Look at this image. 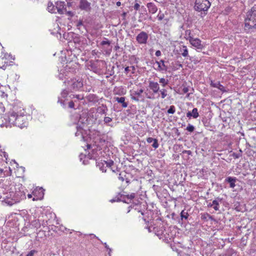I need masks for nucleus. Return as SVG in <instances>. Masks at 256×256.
<instances>
[{"instance_id":"nucleus-1","label":"nucleus","mask_w":256,"mask_h":256,"mask_svg":"<svg viewBox=\"0 0 256 256\" xmlns=\"http://www.w3.org/2000/svg\"><path fill=\"white\" fill-rule=\"evenodd\" d=\"M4 120L5 122L0 124L2 128H11L16 126L22 128L28 125V116L25 114V111L23 108H18L17 106H13L10 111L5 115Z\"/></svg>"},{"instance_id":"nucleus-2","label":"nucleus","mask_w":256,"mask_h":256,"mask_svg":"<svg viewBox=\"0 0 256 256\" xmlns=\"http://www.w3.org/2000/svg\"><path fill=\"white\" fill-rule=\"evenodd\" d=\"M24 188L20 184H18L15 188H10V192L5 196L2 201L4 206H11L20 202L26 198Z\"/></svg>"},{"instance_id":"nucleus-3","label":"nucleus","mask_w":256,"mask_h":256,"mask_svg":"<svg viewBox=\"0 0 256 256\" xmlns=\"http://www.w3.org/2000/svg\"><path fill=\"white\" fill-rule=\"evenodd\" d=\"M70 119L74 124H76V132L75 133L76 136H80L82 140H84V138L88 134L86 130L87 126L84 122V120L82 119V118L80 116L79 114L76 113L71 116Z\"/></svg>"},{"instance_id":"nucleus-4","label":"nucleus","mask_w":256,"mask_h":256,"mask_svg":"<svg viewBox=\"0 0 256 256\" xmlns=\"http://www.w3.org/2000/svg\"><path fill=\"white\" fill-rule=\"evenodd\" d=\"M154 231L156 234L164 242L168 243L169 240L174 238V234L168 227H165L163 224H160L158 226L154 227Z\"/></svg>"},{"instance_id":"nucleus-5","label":"nucleus","mask_w":256,"mask_h":256,"mask_svg":"<svg viewBox=\"0 0 256 256\" xmlns=\"http://www.w3.org/2000/svg\"><path fill=\"white\" fill-rule=\"evenodd\" d=\"M76 63L72 61L66 62V66H63V68L59 70L58 77L60 80L65 78L66 76H69L70 74H73L76 72Z\"/></svg>"},{"instance_id":"nucleus-6","label":"nucleus","mask_w":256,"mask_h":256,"mask_svg":"<svg viewBox=\"0 0 256 256\" xmlns=\"http://www.w3.org/2000/svg\"><path fill=\"white\" fill-rule=\"evenodd\" d=\"M39 218H42L44 221H41L42 226L44 227H48L54 225V221L55 220L56 216L54 214L45 212L44 210H40Z\"/></svg>"},{"instance_id":"nucleus-7","label":"nucleus","mask_w":256,"mask_h":256,"mask_svg":"<svg viewBox=\"0 0 256 256\" xmlns=\"http://www.w3.org/2000/svg\"><path fill=\"white\" fill-rule=\"evenodd\" d=\"M148 87L151 91H146L144 92L146 98L148 99L154 100L155 94L159 92L160 90V84L158 82L150 80L148 82Z\"/></svg>"},{"instance_id":"nucleus-8","label":"nucleus","mask_w":256,"mask_h":256,"mask_svg":"<svg viewBox=\"0 0 256 256\" xmlns=\"http://www.w3.org/2000/svg\"><path fill=\"white\" fill-rule=\"evenodd\" d=\"M68 88L74 91L80 90L82 88L83 81L82 78H72L67 82Z\"/></svg>"},{"instance_id":"nucleus-9","label":"nucleus","mask_w":256,"mask_h":256,"mask_svg":"<svg viewBox=\"0 0 256 256\" xmlns=\"http://www.w3.org/2000/svg\"><path fill=\"white\" fill-rule=\"evenodd\" d=\"M210 6V3L208 0H196L194 8L196 11L206 12Z\"/></svg>"},{"instance_id":"nucleus-10","label":"nucleus","mask_w":256,"mask_h":256,"mask_svg":"<svg viewBox=\"0 0 256 256\" xmlns=\"http://www.w3.org/2000/svg\"><path fill=\"white\" fill-rule=\"evenodd\" d=\"M17 184H15L14 182L9 178L2 180L0 188L4 190L2 192L3 194L6 196L7 194L10 192V188H15V186Z\"/></svg>"},{"instance_id":"nucleus-11","label":"nucleus","mask_w":256,"mask_h":256,"mask_svg":"<svg viewBox=\"0 0 256 256\" xmlns=\"http://www.w3.org/2000/svg\"><path fill=\"white\" fill-rule=\"evenodd\" d=\"M56 10L57 12L60 14H68L69 16H73L74 13L70 10H68L65 7V4L64 2H57L56 3Z\"/></svg>"},{"instance_id":"nucleus-12","label":"nucleus","mask_w":256,"mask_h":256,"mask_svg":"<svg viewBox=\"0 0 256 256\" xmlns=\"http://www.w3.org/2000/svg\"><path fill=\"white\" fill-rule=\"evenodd\" d=\"M88 149L90 148H92L91 152L88 153V156L90 159H94L96 160H98V158H99L102 156V149L98 148L95 147V146H92L90 144H87Z\"/></svg>"},{"instance_id":"nucleus-13","label":"nucleus","mask_w":256,"mask_h":256,"mask_svg":"<svg viewBox=\"0 0 256 256\" xmlns=\"http://www.w3.org/2000/svg\"><path fill=\"white\" fill-rule=\"evenodd\" d=\"M114 164V161L111 160L107 161L102 160L96 161V166L102 172H106V168H110Z\"/></svg>"},{"instance_id":"nucleus-14","label":"nucleus","mask_w":256,"mask_h":256,"mask_svg":"<svg viewBox=\"0 0 256 256\" xmlns=\"http://www.w3.org/2000/svg\"><path fill=\"white\" fill-rule=\"evenodd\" d=\"M72 24L80 33L85 34L87 32L86 26L82 20H72Z\"/></svg>"},{"instance_id":"nucleus-15","label":"nucleus","mask_w":256,"mask_h":256,"mask_svg":"<svg viewBox=\"0 0 256 256\" xmlns=\"http://www.w3.org/2000/svg\"><path fill=\"white\" fill-rule=\"evenodd\" d=\"M244 24L246 30L256 28V18L255 17H246L244 20Z\"/></svg>"},{"instance_id":"nucleus-16","label":"nucleus","mask_w":256,"mask_h":256,"mask_svg":"<svg viewBox=\"0 0 256 256\" xmlns=\"http://www.w3.org/2000/svg\"><path fill=\"white\" fill-rule=\"evenodd\" d=\"M144 90L142 88L138 89L137 90H130V98L132 100L138 102L140 100V98L142 97V94Z\"/></svg>"},{"instance_id":"nucleus-17","label":"nucleus","mask_w":256,"mask_h":256,"mask_svg":"<svg viewBox=\"0 0 256 256\" xmlns=\"http://www.w3.org/2000/svg\"><path fill=\"white\" fill-rule=\"evenodd\" d=\"M148 39V34L144 32H140L136 36V40L140 44H146Z\"/></svg>"},{"instance_id":"nucleus-18","label":"nucleus","mask_w":256,"mask_h":256,"mask_svg":"<svg viewBox=\"0 0 256 256\" xmlns=\"http://www.w3.org/2000/svg\"><path fill=\"white\" fill-rule=\"evenodd\" d=\"M87 68L88 70L96 74H100V72L101 69L100 66L94 62H90L88 64Z\"/></svg>"},{"instance_id":"nucleus-19","label":"nucleus","mask_w":256,"mask_h":256,"mask_svg":"<svg viewBox=\"0 0 256 256\" xmlns=\"http://www.w3.org/2000/svg\"><path fill=\"white\" fill-rule=\"evenodd\" d=\"M189 41L193 46L198 49L202 50L204 48V46L202 44V41L199 38H193L190 36Z\"/></svg>"},{"instance_id":"nucleus-20","label":"nucleus","mask_w":256,"mask_h":256,"mask_svg":"<svg viewBox=\"0 0 256 256\" xmlns=\"http://www.w3.org/2000/svg\"><path fill=\"white\" fill-rule=\"evenodd\" d=\"M138 212H140L141 214L144 216L142 218L145 222H149L150 220H151L153 219V217L152 216V214H154L150 210H146L144 211H142V210H138Z\"/></svg>"},{"instance_id":"nucleus-21","label":"nucleus","mask_w":256,"mask_h":256,"mask_svg":"<svg viewBox=\"0 0 256 256\" xmlns=\"http://www.w3.org/2000/svg\"><path fill=\"white\" fill-rule=\"evenodd\" d=\"M79 8L81 10L88 12L91 10L90 3L88 0H80Z\"/></svg>"},{"instance_id":"nucleus-22","label":"nucleus","mask_w":256,"mask_h":256,"mask_svg":"<svg viewBox=\"0 0 256 256\" xmlns=\"http://www.w3.org/2000/svg\"><path fill=\"white\" fill-rule=\"evenodd\" d=\"M106 140L103 137L98 136L95 138L94 140V144L92 146H95V147L98 148L102 149V146L104 144Z\"/></svg>"},{"instance_id":"nucleus-23","label":"nucleus","mask_w":256,"mask_h":256,"mask_svg":"<svg viewBox=\"0 0 256 256\" xmlns=\"http://www.w3.org/2000/svg\"><path fill=\"white\" fill-rule=\"evenodd\" d=\"M33 194L34 196L32 199L34 201L40 200L44 196V190L42 188H39L33 192Z\"/></svg>"},{"instance_id":"nucleus-24","label":"nucleus","mask_w":256,"mask_h":256,"mask_svg":"<svg viewBox=\"0 0 256 256\" xmlns=\"http://www.w3.org/2000/svg\"><path fill=\"white\" fill-rule=\"evenodd\" d=\"M100 45L102 46H108V48L104 50V52L106 54L110 55L112 49V46H111V42L110 40H108L107 38H104V40L102 41L100 43Z\"/></svg>"},{"instance_id":"nucleus-25","label":"nucleus","mask_w":256,"mask_h":256,"mask_svg":"<svg viewBox=\"0 0 256 256\" xmlns=\"http://www.w3.org/2000/svg\"><path fill=\"white\" fill-rule=\"evenodd\" d=\"M68 94V91L64 90L61 92L60 97H58V102L60 103L62 106H65V100H63L62 98L66 99L67 98Z\"/></svg>"},{"instance_id":"nucleus-26","label":"nucleus","mask_w":256,"mask_h":256,"mask_svg":"<svg viewBox=\"0 0 256 256\" xmlns=\"http://www.w3.org/2000/svg\"><path fill=\"white\" fill-rule=\"evenodd\" d=\"M222 198L220 197L216 198L212 202V205H213V208L216 211H218L220 210V204L222 203Z\"/></svg>"},{"instance_id":"nucleus-27","label":"nucleus","mask_w":256,"mask_h":256,"mask_svg":"<svg viewBox=\"0 0 256 256\" xmlns=\"http://www.w3.org/2000/svg\"><path fill=\"white\" fill-rule=\"evenodd\" d=\"M237 178L236 177L228 176L225 179V182L229 183L230 188H234L236 186V182Z\"/></svg>"},{"instance_id":"nucleus-28","label":"nucleus","mask_w":256,"mask_h":256,"mask_svg":"<svg viewBox=\"0 0 256 256\" xmlns=\"http://www.w3.org/2000/svg\"><path fill=\"white\" fill-rule=\"evenodd\" d=\"M156 64L158 66V68L156 69L157 70L163 71L167 70V66L164 64V60H161L159 62L156 61Z\"/></svg>"},{"instance_id":"nucleus-29","label":"nucleus","mask_w":256,"mask_h":256,"mask_svg":"<svg viewBox=\"0 0 256 256\" xmlns=\"http://www.w3.org/2000/svg\"><path fill=\"white\" fill-rule=\"evenodd\" d=\"M199 116L198 109L196 108H194L192 111L188 112L186 114V116L190 118L192 116L194 118H197Z\"/></svg>"},{"instance_id":"nucleus-30","label":"nucleus","mask_w":256,"mask_h":256,"mask_svg":"<svg viewBox=\"0 0 256 256\" xmlns=\"http://www.w3.org/2000/svg\"><path fill=\"white\" fill-rule=\"evenodd\" d=\"M79 158L80 161L82 162V164L84 165H86L88 164V160H90L88 154L86 156V154H80L79 155Z\"/></svg>"},{"instance_id":"nucleus-31","label":"nucleus","mask_w":256,"mask_h":256,"mask_svg":"<svg viewBox=\"0 0 256 256\" xmlns=\"http://www.w3.org/2000/svg\"><path fill=\"white\" fill-rule=\"evenodd\" d=\"M114 99L118 102L122 104V106L123 108H126L128 106V103L125 102V97H116Z\"/></svg>"},{"instance_id":"nucleus-32","label":"nucleus","mask_w":256,"mask_h":256,"mask_svg":"<svg viewBox=\"0 0 256 256\" xmlns=\"http://www.w3.org/2000/svg\"><path fill=\"white\" fill-rule=\"evenodd\" d=\"M41 221H44V220H42V218H39L38 216L37 219L32 221L31 224L34 228H40L42 226Z\"/></svg>"},{"instance_id":"nucleus-33","label":"nucleus","mask_w":256,"mask_h":256,"mask_svg":"<svg viewBox=\"0 0 256 256\" xmlns=\"http://www.w3.org/2000/svg\"><path fill=\"white\" fill-rule=\"evenodd\" d=\"M86 99L89 102H96L98 101V96L94 94H89L86 97Z\"/></svg>"},{"instance_id":"nucleus-34","label":"nucleus","mask_w":256,"mask_h":256,"mask_svg":"<svg viewBox=\"0 0 256 256\" xmlns=\"http://www.w3.org/2000/svg\"><path fill=\"white\" fill-rule=\"evenodd\" d=\"M147 7L148 9L149 12L152 14H154L158 10L157 7L153 3H148L147 4Z\"/></svg>"},{"instance_id":"nucleus-35","label":"nucleus","mask_w":256,"mask_h":256,"mask_svg":"<svg viewBox=\"0 0 256 256\" xmlns=\"http://www.w3.org/2000/svg\"><path fill=\"white\" fill-rule=\"evenodd\" d=\"M97 110L100 114H106L108 109L106 105L102 104L98 108Z\"/></svg>"},{"instance_id":"nucleus-36","label":"nucleus","mask_w":256,"mask_h":256,"mask_svg":"<svg viewBox=\"0 0 256 256\" xmlns=\"http://www.w3.org/2000/svg\"><path fill=\"white\" fill-rule=\"evenodd\" d=\"M8 159V154L2 150H0V163L1 162H7Z\"/></svg>"},{"instance_id":"nucleus-37","label":"nucleus","mask_w":256,"mask_h":256,"mask_svg":"<svg viewBox=\"0 0 256 256\" xmlns=\"http://www.w3.org/2000/svg\"><path fill=\"white\" fill-rule=\"evenodd\" d=\"M180 52L181 54L184 58L189 56L188 52L187 47L185 46H182V48H180Z\"/></svg>"},{"instance_id":"nucleus-38","label":"nucleus","mask_w":256,"mask_h":256,"mask_svg":"<svg viewBox=\"0 0 256 256\" xmlns=\"http://www.w3.org/2000/svg\"><path fill=\"white\" fill-rule=\"evenodd\" d=\"M48 10L52 14L56 13V6H55L52 2H48Z\"/></svg>"},{"instance_id":"nucleus-39","label":"nucleus","mask_w":256,"mask_h":256,"mask_svg":"<svg viewBox=\"0 0 256 256\" xmlns=\"http://www.w3.org/2000/svg\"><path fill=\"white\" fill-rule=\"evenodd\" d=\"M159 82L162 87H165L168 84L169 80L168 79H166L164 78H160Z\"/></svg>"},{"instance_id":"nucleus-40","label":"nucleus","mask_w":256,"mask_h":256,"mask_svg":"<svg viewBox=\"0 0 256 256\" xmlns=\"http://www.w3.org/2000/svg\"><path fill=\"white\" fill-rule=\"evenodd\" d=\"M135 196L136 194L134 193H132L130 194H128L126 196L127 198V200H124V202L126 203L130 202V201L135 198Z\"/></svg>"},{"instance_id":"nucleus-41","label":"nucleus","mask_w":256,"mask_h":256,"mask_svg":"<svg viewBox=\"0 0 256 256\" xmlns=\"http://www.w3.org/2000/svg\"><path fill=\"white\" fill-rule=\"evenodd\" d=\"M208 218L210 220H213L212 216L207 212L204 213L203 214H202V220H208Z\"/></svg>"},{"instance_id":"nucleus-42","label":"nucleus","mask_w":256,"mask_h":256,"mask_svg":"<svg viewBox=\"0 0 256 256\" xmlns=\"http://www.w3.org/2000/svg\"><path fill=\"white\" fill-rule=\"evenodd\" d=\"M159 92L160 94L161 98L164 99L168 96L167 90L165 88L160 89Z\"/></svg>"},{"instance_id":"nucleus-43","label":"nucleus","mask_w":256,"mask_h":256,"mask_svg":"<svg viewBox=\"0 0 256 256\" xmlns=\"http://www.w3.org/2000/svg\"><path fill=\"white\" fill-rule=\"evenodd\" d=\"M189 216L188 214V212H185L184 210H182L180 212V218L182 220L184 218L185 220H187L188 218V217Z\"/></svg>"},{"instance_id":"nucleus-44","label":"nucleus","mask_w":256,"mask_h":256,"mask_svg":"<svg viewBox=\"0 0 256 256\" xmlns=\"http://www.w3.org/2000/svg\"><path fill=\"white\" fill-rule=\"evenodd\" d=\"M248 15L250 16H256V4L252 8L249 12Z\"/></svg>"},{"instance_id":"nucleus-45","label":"nucleus","mask_w":256,"mask_h":256,"mask_svg":"<svg viewBox=\"0 0 256 256\" xmlns=\"http://www.w3.org/2000/svg\"><path fill=\"white\" fill-rule=\"evenodd\" d=\"M70 97L71 98H76L78 100H82L84 98V96L82 94H72L70 96Z\"/></svg>"},{"instance_id":"nucleus-46","label":"nucleus","mask_w":256,"mask_h":256,"mask_svg":"<svg viewBox=\"0 0 256 256\" xmlns=\"http://www.w3.org/2000/svg\"><path fill=\"white\" fill-rule=\"evenodd\" d=\"M220 84V82H214V81L211 80L210 85L211 86H212L213 88H218V87L219 86V85Z\"/></svg>"},{"instance_id":"nucleus-47","label":"nucleus","mask_w":256,"mask_h":256,"mask_svg":"<svg viewBox=\"0 0 256 256\" xmlns=\"http://www.w3.org/2000/svg\"><path fill=\"white\" fill-rule=\"evenodd\" d=\"M176 112V108L174 106H170L167 111L168 114H174Z\"/></svg>"},{"instance_id":"nucleus-48","label":"nucleus","mask_w":256,"mask_h":256,"mask_svg":"<svg viewBox=\"0 0 256 256\" xmlns=\"http://www.w3.org/2000/svg\"><path fill=\"white\" fill-rule=\"evenodd\" d=\"M192 154V152L190 150H184L182 152V156L184 157V154H186L188 155V156H186V159H188L189 158H188V156L191 155Z\"/></svg>"},{"instance_id":"nucleus-49","label":"nucleus","mask_w":256,"mask_h":256,"mask_svg":"<svg viewBox=\"0 0 256 256\" xmlns=\"http://www.w3.org/2000/svg\"><path fill=\"white\" fill-rule=\"evenodd\" d=\"M186 130L188 131L189 132H194V127L191 124H188L186 128Z\"/></svg>"},{"instance_id":"nucleus-50","label":"nucleus","mask_w":256,"mask_h":256,"mask_svg":"<svg viewBox=\"0 0 256 256\" xmlns=\"http://www.w3.org/2000/svg\"><path fill=\"white\" fill-rule=\"evenodd\" d=\"M232 11V8L230 6H227L224 10V14H228Z\"/></svg>"},{"instance_id":"nucleus-51","label":"nucleus","mask_w":256,"mask_h":256,"mask_svg":"<svg viewBox=\"0 0 256 256\" xmlns=\"http://www.w3.org/2000/svg\"><path fill=\"white\" fill-rule=\"evenodd\" d=\"M37 250H31L30 251L28 254H27L26 255V256H34V254H36L37 253Z\"/></svg>"},{"instance_id":"nucleus-52","label":"nucleus","mask_w":256,"mask_h":256,"mask_svg":"<svg viewBox=\"0 0 256 256\" xmlns=\"http://www.w3.org/2000/svg\"><path fill=\"white\" fill-rule=\"evenodd\" d=\"M152 146L154 148H157L158 147V140L156 139H155L152 142Z\"/></svg>"},{"instance_id":"nucleus-53","label":"nucleus","mask_w":256,"mask_h":256,"mask_svg":"<svg viewBox=\"0 0 256 256\" xmlns=\"http://www.w3.org/2000/svg\"><path fill=\"white\" fill-rule=\"evenodd\" d=\"M104 123L108 124L112 121V118L110 117L106 116L104 118Z\"/></svg>"},{"instance_id":"nucleus-54","label":"nucleus","mask_w":256,"mask_h":256,"mask_svg":"<svg viewBox=\"0 0 256 256\" xmlns=\"http://www.w3.org/2000/svg\"><path fill=\"white\" fill-rule=\"evenodd\" d=\"M218 90H220V91H222V92H226L225 88L222 84H220L219 85V86L218 87Z\"/></svg>"},{"instance_id":"nucleus-55","label":"nucleus","mask_w":256,"mask_h":256,"mask_svg":"<svg viewBox=\"0 0 256 256\" xmlns=\"http://www.w3.org/2000/svg\"><path fill=\"white\" fill-rule=\"evenodd\" d=\"M4 112V107L2 103H0V114H2Z\"/></svg>"},{"instance_id":"nucleus-56","label":"nucleus","mask_w":256,"mask_h":256,"mask_svg":"<svg viewBox=\"0 0 256 256\" xmlns=\"http://www.w3.org/2000/svg\"><path fill=\"white\" fill-rule=\"evenodd\" d=\"M155 139H156V138H152L149 137V138H148L146 139V141H147V142H148V143H150H150L152 142L154 140H155Z\"/></svg>"},{"instance_id":"nucleus-57","label":"nucleus","mask_w":256,"mask_h":256,"mask_svg":"<svg viewBox=\"0 0 256 256\" xmlns=\"http://www.w3.org/2000/svg\"><path fill=\"white\" fill-rule=\"evenodd\" d=\"M140 8V5L138 3H136L134 6V10H138Z\"/></svg>"},{"instance_id":"nucleus-58","label":"nucleus","mask_w":256,"mask_h":256,"mask_svg":"<svg viewBox=\"0 0 256 256\" xmlns=\"http://www.w3.org/2000/svg\"><path fill=\"white\" fill-rule=\"evenodd\" d=\"M74 104L73 101H70L68 102V107L70 108H74Z\"/></svg>"},{"instance_id":"nucleus-59","label":"nucleus","mask_w":256,"mask_h":256,"mask_svg":"<svg viewBox=\"0 0 256 256\" xmlns=\"http://www.w3.org/2000/svg\"><path fill=\"white\" fill-rule=\"evenodd\" d=\"M178 256H190L189 254H186L182 252H178Z\"/></svg>"},{"instance_id":"nucleus-60","label":"nucleus","mask_w":256,"mask_h":256,"mask_svg":"<svg viewBox=\"0 0 256 256\" xmlns=\"http://www.w3.org/2000/svg\"><path fill=\"white\" fill-rule=\"evenodd\" d=\"M182 92L184 94H186L188 92V87H184L182 90Z\"/></svg>"},{"instance_id":"nucleus-61","label":"nucleus","mask_w":256,"mask_h":256,"mask_svg":"<svg viewBox=\"0 0 256 256\" xmlns=\"http://www.w3.org/2000/svg\"><path fill=\"white\" fill-rule=\"evenodd\" d=\"M130 70V67L129 66H127L125 68H124V72L126 74H128Z\"/></svg>"},{"instance_id":"nucleus-62","label":"nucleus","mask_w":256,"mask_h":256,"mask_svg":"<svg viewBox=\"0 0 256 256\" xmlns=\"http://www.w3.org/2000/svg\"><path fill=\"white\" fill-rule=\"evenodd\" d=\"M161 52L159 50H156L155 54L156 56H160L161 55Z\"/></svg>"},{"instance_id":"nucleus-63","label":"nucleus","mask_w":256,"mask_h":256,"mask_svg":"<svg viewBox=\"0 0 256 256\" xmlns=\"http://www.w3.org/2000/svg\"><path fill=\"white\" fill-rule=\"evenodd\" d=\"M118 179H119L120 180H121L122 182H124V177H122V176H121V174H119V176H118Z\"/></svg>"},{"instance_id":"nucleus-64","label":"nucleus","mask_w":256,"mask_h":256,"mask_svg":"<svg viewBox=\"0 0 256 256\" xmlns=\"http://www.w3.org/2000/svg\"><path fill=\"white\" fill-rule=\"evenodd\" d=\"M72 6V2H67V6L68 7H70Z\"/></svg>"}]
</instances>
